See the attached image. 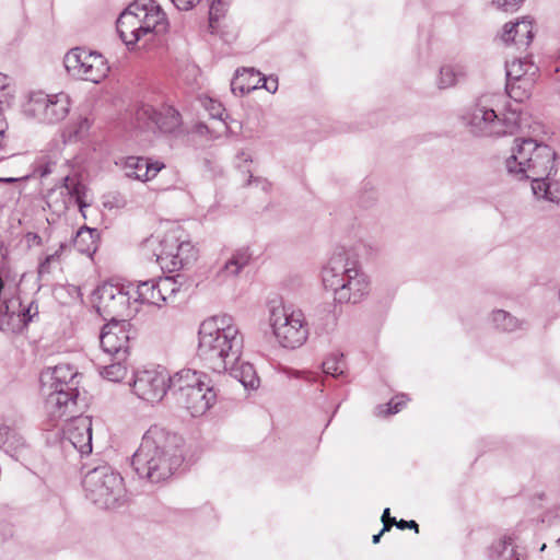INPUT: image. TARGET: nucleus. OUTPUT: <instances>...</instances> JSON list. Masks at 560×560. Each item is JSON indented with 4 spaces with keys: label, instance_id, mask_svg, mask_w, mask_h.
<instances>
[{
    "label": "nucleus",
    "instance_id": "obj_1",
    "mask_svg": "<svg viewBox=\"0 0 560 560\" xmlns=\"http://www.w3.org/2000/svg\"><path fill=\"white\" fill-rule=\"evenodd\" d=\"M556 152L533 138H516L511 155L505 161L508 173L517 180L530 179L537 199L560 202V182L551 180Z\"/></svg>",
    "mask_w": 560,
    "mask_h": 560
},
{
    "label": "nucleus",
    "instance_id": "obj_2",
    "mask_svg": "<svg viewBox=\"0 0 560 560\" xmlns=\"http://www.w3.org/2000/svg\"><path fill=\"white\" fill-rule=\"evenodd\" d=\"M183 438L152 425L143 435L132 456V466L140 478L156 483L170 478L183 462Z\"/></svg>",
    "mask_w": 560,
    "mask_h": 560
},
{
    "label": "nucleus",
    "instance_id": "obj_3",
    "mask_svg": "<svg viewBox=\"0 0 560 560\" xmlns=\"http://www.w3.org/2000/svg\"><path fill=\"white\" fill-rule=\"evenodd\" d=\"M243 341L238 324L231 315H214L199 326L197 352L213 372L222 373L240 361Z\"/></svg>",
    "mask_w": 560,
    "mask_h": 560
},
{
    "label": "nucleus",
    "instance_id": "obj_4",
    "mask_svg": "<svg viewBox=\"0 0 560 560\" xmlns=\"http://www.w3.org/2000/svg\"><path fill=\"white\" fill-rule=\"evenodd\" d=\"M325 289L330 290L337 303H359L370 293L371 282L358 260L346 249L332 253L322 270Z\"/></svg>",
    "mask_w": 560,
    "mask_h": 560
},
{
    "label": "nucleus",
    "instance_id": "obj_5",
    "mask_svg": "<svg viewBox=\"0 0 560 560\" xmlns=\"http://www.w3.org/2000/svg\"><path fill=\"white\" fill-rule=\"evenodd\" d=\"M116 28L120 39L130 48L148 43L168 28L166 14L154 0H135L118 16Z\"/></svg>",
    "mask_w": 560,
    "mask_h": 560
},
{
    "label": "nucleus",
    "instance_id": "obj_6",
    "mask_svg": "<svg viewBox=\"0 0 560 560\" xmlns=\"http://www.w3.org/2000/svg\"><path fill=\"white\" fill-rule=\"evenodd\" d=\"M501 98L500 94H483L467 108L463 119L472 135L498 138L517 130L518 114L501 113Z\"/></svg>",
    "mask_w": 560,
    "mask_h": 560
},
{
    "label": "nucleus",
    "instance_id": "obj_7",
    "mask_svg": "<svg viewBox=\"0 0 560 560\" xmlns=\"http://www.w3.org/2000/svg\"><path fill=\"white\" fill-rule=\"evenodd\" d=\"M143 256L154 259L166 272H175L196 261L198 250L179 226L170 229L163 236L151 235L141 244Z\"/></svg>",
    "mask_w": 560,
    "mask_h": 560
},
{
    "label": "nucleus",
    "instance_id": "obj_8",
    "mask_svg": "<svg viewBox=\"0 0 560 560\" xmlns=\"http://www.w3.org/2000/svg\"><path fill=\"white\" fill-rule=\"evenodd\" d=\"M82 485L86 499L101 509H115L126 502L124 479L108 465L89 470Z\"/></svg>",
    "mask_w": 560,
    "mask_h": 560
},
{
    "label": "nucleus",
    "instance_id": "obj_9",
    "mask_svg": "<svg viewBox=\"0 0 560 560\" xmlns=\"http://www.w3.org/2000/svg\"><path fill=\"white\" fill-rule=\"evenodd\" d=\"M268 322L275 338L283 348H300L308 338V325L304 313L291 305L271 304Z\"/></svg>",
    "mask_w": 560,
    "mask_h": 560
},
{
    "label": "nucleus",
    "instance_id": "obj_10",
    "mask_svg": "<svg viewBox=\"0 0 560 560\" xmlns=\"http://www.w3.org/2000/svg\"><path fill=\"white\" fill-rule=\"evenodd\" d=\"M71 108L70 96L65 92L46 94L42 91L30 93L22 106L23 114L44 124L62 121Z\"/></svg>",
    "mask_w": 560,
    "mask_h": 560
},
{
    "label": "nucleus",
    "instance_id": "obj_11",
    "mask_svg": "<svg viewBox=\"0 0 560 560\" xmlns=\"http://www.w3.org/2000/svg\"><path fill=\"white\" fill-rule=\"evenodd\" d=\"M131 299L129 284L106 282L93 292L92 303L102 317L118 320V317L125 319V317H129L137 312V308L131 307Z\"/></svg>",
    "mask_w": 560,
    "mask_h": 560
},
{
    "label": "nucleus",
    "instance_id": "obj_12",
    "mask_svg": "<svg viewBox=\"0 0 560 560\" xmlns=\"http://www.w3.org/2000/svg\"><path fill=\"white\" fill-rule=\"evenodd\" d=\"M63 63L70 75L92 83H100L109 71L107 61L101 54L79 47L66 54Z\"/></svg>",
    "mask_w": 560,
    "mask_h": 560
},
{
    "label": "nucleus",
    "instance_id": "obj_13",
    "mask_svg": "<svg viewBox=\"0 0 560 560\" xmlns=\"http://www.w3.org/2000/svg\"><path fill=\"white\" fill-rule=\"evenodd\" d=\"M170 373L161 365L147 366L133 373L131 390L139 399L154 405L160 402L168 390Z\"/></svg>",
    "mask_w": 560,
    "mask_h": 560
},
{
    "label": "nucleus",
    "instance_id": "obj_14",
    "mask_svg": "<svg viewBox=\"0 0 560 560\" xmlns=\"http://www.w3.org/2000/svg\"><path fill=\"white\" fill-rule=\"evenodd\" d=\"M129 285L133 302L159 307L173 302L175 294L179 291L177 282L171 277L140 281Z\"/></svg>",
    "mask_w": 560,
    "mask_h": 560
},
{
    "label": "nucleus",
    "instance_id": "obj_15",
    "mask_svg": "<svg viewBox=\"0 0 560 560\" xmlns=\"http://www.w3.org/2000/svg\"><path fill=\"white\" fill-rule=\"evenodd\" d=\"M538 68L528 59H517L506 63V92L515 101L528 96L534 85Z\"/></svg>",
    "mask_w": 560,
    "mask_h": 560
},
{
    "label": "nucleus",
    "instance_id": "obj_16",
    "mask_svg": "<svg viewBox=\"0 0 560 560\" xmlns=\"http://www.w3.org/2000/svg\"><path fill=\"white\" fill-rule=\"evenodd\" d=\"M129 327L126 319L109 320L100 335L101 348L109 359L126 360L129 354Z\"/></svg>",
    "mask_w": 560,
    "mask_h": 560
},
{
    "label": "nucleus",
    "instance_id": "obj_17",
    "mask_svg": "<svg viewBox=\"0 0 560 560\" xmlns=\"http://www.w3.org/2000/svg\"><path fill=\"white\" fill-rule=\"evenodd\" d=\"M137 127L148 131L172 132L179 126V114L171 106L160 109L142 105L136 112Z\"/></svg>",
    "mask_w": 560,
    "mask_h": 560
},
{
    "label": "nucleus",
    "instance_id": "obj_18",
    "mask_svg": "<svg viewBox=\"0 0 560 560\" xmlns=\"http://www.w3.org/2000/svg\"><path fill=\"white\" fill-rule=\"evenodd\" d=\"M57 194L62 197L60 203L57 205V211H63L72 206H78L80 212L85 217L84 209L91 205L88 198L89 189L77 176H66L63 183L49 192L50 206L58 203L54 199Z\"/></svg>",
    "mask_w": 560,
    "mask_h": 560
},
{
    "label": "nucleus",
    "instance_id": "obj_19",
    "mask_svg": "<svg viewBox=\"0 0 560 560\" xmlns=\"http://www.w3.org/2000/svg\"><path fill=\"white\" fill-rule=\"evenodd\" d=\"M45 398V409L47 415L52 421L67 420L71 417L75 407V400L78 392H71L69 389L52 388L49 389L47 384L43 386Z\"/></svg>",
    "mask_w": 560,
    "mask_h": 560
},
{
    "label": "nucleus",
    "instance_id": "obj_20",
    "mask_svg": "<svg viewBox=\"0 0 560 560\" xmlns=\"http://www.w3.org/2000/svg\"><path fill=\"white\" fill-rule=\"evenodd\" d=\"M37 314V305L31 303L27 308H21L16 300L4 301L0 306V330L16 331L25 327Z\"/></svg>",
    "mask_w": 560,
    "mask_h": 560
},
{
    "label": "nucleus",
    "instance_id": "obj_21",
    "mask_svg": "<svg viewBox=\"0 0 560 560\" xmlns=\"http://www.w3.org/2000/svg\"><path fill=\"white\" fill-rule=\"evenodd\" d=\"M115 165L127 178L148 182L154 178L164 167L161 162H149L141 156H120L115 160Z\"/></svg>",
    "mask_w": 560,
    "mask_h": 560
},
{
    "label": "nucleus",
    "instance_id": "obj_22",
    "mask_svg": "<svg viewBox=\"0 0 560 560\" xmlns=\"http://www.w3.org/2000/svg\"><path fill=\"white\" fill-rule=\"evenodd\" d=\"M217 394L206 382L189 393L182 395L176 404L184 408L191 417L205 415L215 402Z\"/></svg>",
    "mask_w": 560,
    "mask_h": 560
},
{
    "label": "nucleus",
    "instance_id": "obj_23",
    "mask_svg": "<svg viewBox=\"0 0 560 560\" xmlns=\"http://www.w3.org/2000/svg\"><path fill=\"white\" fill-rule=\"evenodd\" d=\"M67 440L81 454L92 452V421L89 417L74 418L66 429Z\"/></svg>",
    "mask_w": 560,
    "mask_h": 560
},
{
    "label": "nucleus",
    "instance_id": "obj_24",
    "mask_svg": "<svg viewBox=\"0 0 560 560\" xmlns=\"http://www.w3.org/2000/svg\"><path fill=\"white\" fill-rule=\"evenodd\" d=\"M206 375L197 370L182 369L174 374H170L168 389L175 401L182 398V395L189 393L199 385H203Z\"/></svg>",
    "mask_w": 560,
    "mask_h": 560
},
{
    "label": "nucleus",
    "instance_id": "obj_25",
    "mask_svg": "<svg viewBox=\"0 0 560 560\" xmlns=\"http://www.w3.org/2000/svg\"><path fill=\"white\" fill-rule=\"evenodd\" d=\"M264 81L262 86L275 93L278 90V80L273 78H260L259 73H256L254 69H244L242 72L237 71L236 77L233 79L231 86L232 91L236 93L240 91L241 94H245L256 89L258 83Z\"/></svg>",
    "mask_w": 560,
    "mask_h": 560
},
{
    "label": "nucleus",
    "instance_id": "obj_26",
    "mask_svg": "<svg viewBox=\"0 0 560 560\" xmlns=\"http://www.w3.org/2000/svg\"><path fill=\"white\" fill-rule=\"evenodd\" d=\"M78 377L77 371L69 364L56 365L50 372L43 374L42 382L46 383L49 389H69L71 392H78Z\"/></svg>",
    "mask_w": 560,
    "mask_h": 560
},
{
    "label": "nucleus",
    "instance_id": "obj_27",
    "mask_svg": "<svg viewBox=\"0 0 560 560\" xmlns=\"http://www.w3.org/2000/svg\"><path fill=\"white\" fill-rule=\"evenodd\" d=\"M533 36L532 21L523 18L515 23L505 24L502 40L506 44L513 43L520 48H525L532 43Z\"/></svg>",
    "mask_w": 560,
    "mask_h": 560
},
{
    "label": "nucleus",
    "instance_id": "obj_28",
    "mask_svg": "<svg viewBox=\"0 0 560 560\" xmlns=\"http://www.w3.org/2000/svg\"><path fill=\"white\" fill-rule=\"evenodd\" d=\"M467 70V66L462 62L442 66L436 79L439 89H447L456 85L466 77Z\"/></svg>",
    "mask_w": 560,
    "mask_h": 560
},
{
    "label": "nucleus",
    "instance_id": "obj_29",
    "mask_svg": "<svg viewBox=\"0 0 560 560\" xmlns=\"http://www.w3.org/2000/svg\"><path fill=\"white\" fill-rule=\"evenodd\" d=\"M91 120L84 115H74L62 131L65 141H79L84 139L90 131Z\"/></svg>",
    "mask_w": 560,
    "mask_h": 560
},
{
    "label": "nucleus",
    "instance_id": "obj_30",
    "mask_svg": "<svg viewBox=\"0 0 560 560\" xmlns=\"http://www.w3.org/2000/svg\"><path fill=\"white\" fill-rule=\"evenodd\" d=\"M228 371L236 378L246 389H257L259 386V377L253 366L248 362H237Z\"/></svg>",
    "mask_w": 560,
    "mask_h": 560
},
{
    "label": "nucleus",
    "instance_id": "obj_31",
    "mask_svg": "<svg viewBox=\"0 0 560 560\" xmlns=\"http://www.w3.org/2000/svg\"><path fill=\"white\" fill-rule=\"evenodd\" d=\"M97 230L82 226L78 230L73 238V246L78 252L92 256L97 248Z\"/></svg>",
    "mask_w": 560,
    "mask_h": 560
},
{
    "label": "nucleus",
    "instance_id": "obj_32",
    "mask_svg": "<svg viewBox=\"0 0 560 560\" xmlns=\"http://www.w3.org/2000/svg\"><path fill=\"white\" fill-rule=\"evenodd\" d=\"M250 257L252 255L248 248L242 247L236 249L224 262L223 267L220 269V273L224 275L225 277L237 276L240 271L248 265Z\"/></svg>",
    "mask_w": 560,
    "mask_h": 560
},
{
    "label": "nucleus",
    "instance_id": "obj_33",
    "mask_svg": "<svg viewBox=\"0 0 560 560\" xmlns=\"http://www.w3.org/2000/svg\"><path fill=\"white\" fill-rule=\"evenodd\" d=\"M113 362L100 369L101 375L110 382H120L127 376L128 370L124 364L125 360L110 359Z\"/></svg>",
    "mask_w": 560,
    "mask_h": 560
},
{
    "label": "nucleus",
    "instance_id": "obj_34",
    "mask_svg": "<svg viewBox=\"0 0 560 560\" xmlns=\"http://www.w3.org/2000/svg\"><path fill=\"white\" fill-rule=\"evenodd\" d=\"M492 320L495 327L503 331H514L522 327L521 320L503 310L494 311Z\"/></svg>",
    "mask_w": 560,
    "mask_h": 560
},
{
    "label": "nucleus",
    "instance_id": "obj_35",
    "mask_svg": "<svg viewBox=\"0 0 560 560\" xmlns=\"http://www.w3.org/2000/svg\"><path fill=\"white\" fill-rule=\"evenodd\" d=\"M492 556L495 560H520L515 556L513 540L511 537H504L492 546Z\"/></svg>",
    "mask_w": 560,
    "mask_h": 560
},
{
    "label": "nucleus",
    "instance_id": "obj_36",
    "mask_svg": "<svg viewBox=\"0 0 560 560\" xmlns=\"http://www.w3.org/2000/svg\"><path fill=\"white\" fill-rule=\"evenodd\" d=\"M345 369L346 364L342 354H332L323 362V372L334 377L342 375Z\"/></svg>",
    "mask_w": 560,
    "mask_h": 560
},
{
    "label": "nucleus",
    "instance_id": "obj_37",
    "mask_svg": "<svg viewBox=\"0 0 560 560\" xmlns=\"http://www.w3.org/2000/svg\"><path fill=\"white\" fill-rule=\"evenodd\" d=\"M0 442L14 450L24 445L23 436L14 428L9 425L0 427Z\"/></svg>",
    "mask_w": 560,
    "mask_h": 560
},
{
    "label": "nucleus",
    "instance_id": "obj_38",
    "mask_svg": "<svg viewBox=\"0 0 560 560\" xmlns=\"http://www.w3.org/2000/svg\"><path fill=\"white\" fill-rule=\"evenodd\" d=\"M406 402L407 397L405 395L395 396L386 406H380L378 412L384 415L397 413L401 410Z\"/></svg>",
    "mask_w": 560,
    "mask_h": 560
},
{
    "label": "nucleus",
    "instance_id": "obj_39",
    "mask_svg": "<svg viewBox=\"0 0 560 560\" xmlns=\"http://www.w3.org/2000/svg\"><path fill=\"white\" fill-rule=\"evenodd\" d=\"M62 249H63V245L61 244L58 250H56L54 254L48 255L45 258V260L39 264L38 272L39 273L48 272L49 271V265L52 261H55V260H57L59 258L60 253L62 252Z\"/></svg>",
    "mask_w": 560,
    "mask_h": 560
},
{
    "label": "nucleus",
    "instance_id": "obj_40",
    "mask_svg": "<svg viewBox=\"0 0 560 560\" xmlns=\"http://www.w3.org/2000/svg\"><path fill=\"white\" fill-rule=\"evenodd\" d=\"M55 165V162L47 161L45 163L38 162L36 165L34 173L37 174L39 177H45L49 175L52 172V166Z\"/></svg>",
    "mask_w": 560,
    "mask_h": 560
},
{
    "label": "nucleus",
    "instance_id": "obj_41",
    "mask_svg": "<svg viewBox=\"0 0 560 560\" xmlns=\"http://www.w3.org/2000/svg\"><path fill=\"white\" fill-rule=\"evenodd\" d=\"M524 0H498L497 4L504 11H514Z\"/></svg>",
    "mask_w": 560,
    "mask_h": 560
},
{
    "label": "nucleus",
    "instance_id": "obj_42",
    "mask_svg": "<svg viewBox=\"0 0 560 560\" xmlns=\"http://www.w3.org/2000/svg\"><path fill=\"white\" fill-rule=\"evenodd\" d=\"M390 523L396 525V527L399 529L409 528V529H415L416 532H418V528H419L418 524L415 521H405V520L396 521V518L393 517L390 520Z\"/></svg>",
    "mask_w": 560,
    "mask_h": 560
},
{
    "label": "nucleus",
    "instance_id": "obj_43",
    "mask_svg": "<svg viewBox=\"0 0 560 560\" xmlns=\"http://www.w3.org/2000/svg\"><path fill=\"white\" fill-rule=\"evenodd\" d=\"M221 4H222V0H213L212 4L210 7V12H209L210 23H212L213 21H218V19L220 18Z\"/></svg>",
    "mask_w": 560,
    "mask_h": 560
},
{
    "label": "nucleus",
    "instance_id": "obj_44",
    "mask_svg": "<svg viewBox=\"0 0 560 560\" xmlns=\"http://www.w3.org/2000/svg\"><path fill=\"white\" fill-rule=\"evenodd\" d=\"M174 5L178 10H189L191 9L196 3L199 2V0H171Z\"/></svg>",
    "mask_w": 560,
    "mask_h": 560
},
{
    "label": "nucleus",
    "instance_id": "obj_45",
    "mask_svg": "<svg viewBox=\"0 0 560 560\" xmlns=\"http://www.w3.org/2000/svg\"><path fill=\"white\" fill-rule=\"evenodd\" d=\"M7 128H8V124L5 122L3 116L0 114V150L3 147V138H4Z\"/></svg>",
    "mask_w": 560,
    "mask_h": 560
},
{
    "label": "nucleus",
    "instance_id": "obj_46",
    "mask_svg": "<svg viewBox=\"0 0 560 560\" xmlns=\"http://www.w3.org/2000/svg\"><path fill=\"white\" fill-rule=\"evenodd\" d=\"M26 240L30 245H40L42 244V237L36 233H28L26 235Z\"/></svg>",
    "mask_w": 560,
    "mask_h": 560
},
{
    "label": "nucleus",
    "instance_id": "obj_47",
    "mask_svg": "<svg viewBox=\"0 0 560 560\" xmlns=\"http://www.w3.org/2000/svg\"><path fill=\"white\" fill-rule=\"evenodd\" d=\"M389 529H390V524L385 523L382 530L378 534L373 536V538H372L373 544H377L380 541L382 535Z\"/></svg>",
    "mask_w": 560,
    "mask_h": 560
},
{
    "label": "nucleus",
    "instance_id": "obj_48",
    "mask_svg": "<svg viewBox=\"0 0 560 560\" xmlns=\"http://www.w3.org/2000/svg\"><path fill=\"white\" fill-rule=\"evenodd\" d=\"M222 114H223V109L221 108V105H218V110H217V114H212L213 116H218L219 117V120L221 122V125L225 128V129H229V126L226 125L225 120L222 118Z\"/></svg>",
    "mask_w": 560,
    "mask_h": 560
},
{
    "label": "nucleus",
    "instance_id": "obj_49",
    "mask_svg": "<svg viewBox=\"0 0 560 560\" xmlns=\"http://www.w3.org/2000/svg\"><path fill=\"white\" fill-rule=\"evenodd\" d=\"M390 520H392V518H389V509H388V508H386V509L384 510V512H383L382 521H383V523H384V524H385V523H387V524H390V526H392L393 524L390 523Z\"/></svg>",
    "mask_w": 560,
    "mask_h": 560
},
{
    "label": "nucleus",
    "instance_id": "obj_50",
    "mask_svg": "<svg viewBox=\"0 0 560 560\" xmlns=\"http://www.w3.org/2000/svg\"><path fill=\"white\" fill-rule=\"evenodd\" d=\"M237 159L238 160H242L244 163H247V162H250V155L246 152H241L238 155H237Z\"/></svg>",
    "mask_w": 560,
    "mask_h": 560
},
{
    "label": "nucleus",
    "instance_id": "obj_51",
    "mask_svg": "<svg viewBox=\"0 0 560 560\" xmlns=\"http://www.w3.org/2000/svg\"><path fill=\"white\" fill-rule=\"evenodd\" d=\"M303 374L305 375V378H306L307 381H311V380H312V377H313V374H312L311 372H303Z\"/></svg>",
    "mask_w": 560,
    "mask_h": 560
},
{
    "label": "nucleus",
    "instance_id": "obj_52",
    "mask_svg": "<svg viewBox=\"0 0 560 560\" xmlns=\"http://www.w3.org/2000/svg\"><path fill=\"white\" fill-rule=\"evenodd\" d=\"M254 182H256V183H261V184H262V188H264V189H265V188H266V186L268 185L265 180H260V179H258V178H255V180H254Z\"/></svg>",
    "mask_w": 560,
    "mask_h": 560
},
{
    "label": "nucleus",
    "instance_id": "obj_53",
    "mask_svg": "<svg viewBox=\"0 0 560 560\" xmlns=\"http://www.w3.org/2000/svg\"><path fill=\"white\" fill-rule=\"evenodd\" d=\"M545 548H546V545L544 544V545L541 546V548H540V551H544V550H545Z\"/></svg>",
    "mask_w": 560,
    "mask_h": 560
},
{
    "label": "nucleus",
    "instance_id": "obj_54",
    "mask_svg": "<svg viewBox=\"0 0 560 560\" xmlns=\"http://www.w3.org/2000/svg\"><path fill=\"white\" fill-rule=\"evenodd\" d=\"M557 545L560 546V537L557 539Z\"/></svg>",
    "mask_w": 560,
    "mask_h": 560
}]
</instances>
